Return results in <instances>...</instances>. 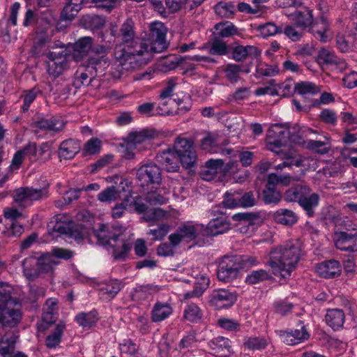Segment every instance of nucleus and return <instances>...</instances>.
<instances>
[{
    "label": "nucleus",
    "mask_w": 357,
    "mask_h": 357,
    "mask_svg": "<svg viewBox=\"0 0 357 357\" xmlns=\"http://www.w3.org/2000/svg\"><path fill=\"white\" fill-rule=\"evenodd\" d=\"M85 0H67L61 13V20L71 21L82 8Z\"/></svg>",
    "instance_id": "nucleus-26"
},
{
    "label": "nucleus",
    "mask_w": 357,
    "mask_h": 357,
    "mask_svg": "<svg viewBox=\"0 0 357 357\" xmlns=\"http://www.w3.org/2000/svg\"><path fill=\"white\" fill-rule=\"evenodd\" d=\"M296 11L291 15L296 26L302 30L310 27L313 23L312 10L299 3Z\"/></svg>",
    "instance_id": "nucleus-16"
},
{
    "label": "nucleus",
    "mask_w": 357,
    "mask_h": 357,
    "mask_svg": "<svg viewBox=\"0 0 357 357\" xmlns=\"http://www.w3.org/2000/svg\"><path fill=\"white\" fill-rule=\"evenodd\" d=\"M344 319V313L340 309L329 310L326 315V323L335 330L342 327Z\"/></svg>",
    "instance_id": "nucleus-35"
},
{
    "label": "nucleus",
    "mask_w": 357,
    "mask_h": 357,
    "mask_svg": "<svg viewBox=\"0 0 357 357\" xmlns=\"http://www.w3.org/2000/svg\"><path fill=\"white\" fill-rule=\"evenodd\" d=\"M294 90L300 95L306 96L318 93L320 88L312 82H300L295 84Z\"/></svg>",
    "instance_id": "nucleus-44"
},
{
    "label": "nucleus",
    "mask_w": 357,
    "mask_h": 357,
    "mask_svg": "<svg viewBox=\"0 0 357 357\" xmlns=\"http://www.w3.org/2000/svg\"><path fill=\"white\" fill-rule=\"evenodd\" d=\"M183 240L190 242L194 241L197 237V231L194 225L185 224L177 228Z\"/></svg>",
    "instance_id": "nucleus-51"
},
{
    "label": "nucleus",
    "mask_w": 357,
    "mask_h": 357,
    "mask_svg": "<svg viewBox=\"0 0 357 357\" xmlns=\"http://www.w3.org/2000/svg\"><path fill=\"white\" fill-rule=\"evenodd\" d=\"M86 71L93 70V73L102 74L109 67L110 61L106 56H90L86 60Z\"/></svg>",
    "instance_id": "nucleus-25"
},
{
    "label": "nucleus",
    "mask_w": 357,
    "mask_h": 357,
    "mask_svg": "<svg viewBox=\"0 0 357 357\" xmlns=\"http://www.w3.org/2000/svg\"><path fill=\"white\" fill-rule=\"evenodd\" d=\"M24 231L23 225L17 222H12L6 225L2 234L8 238H19Z\"/></svg>",
    "instance_id": "nucleus-46"
},
{
    "label": "nucleus",
    "mask_w": 357,
    "mask_h": 357,
    "mask_svg": "<svg viewBox=\"0 0 357 357\" xmlns=\"http://www.w3.org/2000/svg\"><path fill=\"white\" fill-rule=\"evenodd\" d=\"M309 334L305 326H301V330L295 329L290 332H284L282 335L283 342L288 345H294L307 340Z\"/></svg>",
    "instance_id": "nucleus-30"
},
{
    "label": "nucleus",
    "mask_w": 357,
    "mask_h": 357,
    "mask_svg": "<svg viewBox=\"0 0 357 357\" xmlns=\"http://www.w3.org/2000/svg\"><path fill=\"white\" fill-rule=\"evenodd\" d=\"M256 204L257 200L252 191L246 192L243 195L238 191H234L233 193L227 192L222 202V204L229 208L235 207L249 208L254 206Z\"/></svg>",
    "instance_id": "nucleus-10"
},
{
    "label": "nucleus",
    "mask_w": 357,
    "mask_h": 357,
    "mask_svg": "<svg viewBox=\"0 0 357 357\" xmlns=\"http://www.w3.org/2000/svg\"><path fill=\"white\" fill-rule=\"evenodd\" d=\"M224 162L221 159H211L199 172L201 178L206 181L213 180L218 172L222 170Z\"/></svg>",
    "instance_id": "nucleus-22"
},
{
    "label": "nucleus",
    "mask_w": 357,
    "mask_h": 357,
    "mask_svg": "<svg viewBox=\"0 0 357 357\" xmlns=\"http://www.w3.org/2000/svg\"><path fill=\"white\" fill-rule=\"evenodd\" d=\"M68 55L67 50L63 46L60 48H52L47 54L48 59L61 61V63H67V56Z\"/></svg>",
    "instance_id": "nucleus-60"
},
{
    "label": "nucleus",
    "mask_w": 357,
    "mask_h": 357,
    "mask_svg": "<svg viewBox=\"0 0 357 357\" xmlns=\"http://www.w3.org/2000/svg\"><path fill=\"white\" fill-rule=\"evenodd\" d=\"M136 178L142 188L157 189L162 182V172L156 164L148 163L137 169Z\"/></svg>",
    "instance_id": "nucleus-7"
},
{
    "label": "nucleus",
    "mask_w": 357,
    "mask_h": 357,
    "mask_svg": "<svg viewBox=\"0 0 357 357\" xmlns=\"http://www.w3.org/2000/svg\"><path fill=\"white\" fill-rule=\"evenodd\" d=\"M134 27V22L131 19H127L121 24L119 30L116 25H111L109 29L111 36L107 40L105 37V33H100L99 36L102 38V41L109 44L114 43L115 38H119L123 43L127 45V47L135 46V44H146L140 38H135Z\"/></svg>",
    "instance_id": "nucleus-4"
},
{
    "label": "nucleus",
    "mask_w": 357,
    "mask_h": 357,
    "mask_svg": "<svg viewBox=\"0 0 357 357\" xmlns=\"http://www.w3.org/2000/svg\"><path fill=\"white\" fill-rule=\"evenodd\" d=\"M17 337L14 335L3 336L0 340V354L3 357H13L15 349Z\"/></svg>",
    "instance_id": "nucleus-37"
},
{
    "label": "nucleus",
    "mask_w": 357,
    "mask_h": 357,
    "mask_svg": "<svg viewBox=\"0 0 357 357\" xmlns=\"http://www.w3.org/2000/svg\"><path fill=\"white\" fill-rule=\"evenodd\" d=\"M121 283L117 280H110L101 288V291L113 298L121 290Z\"/></svg>",
    "instance_id": "nucleus-59"
},
{
    "label": "nucleus",
    "mask_w": 357,
    "mask_h": 357,
    "mask_svg": "<svg viewBox=\"0 0 357 357\" xmlns=\"http://www.w3.org/2000/svg\"><path fill=\"white\" fill-rule=\"evenodd\" d=\"M310 188L303 184L296 185L288 189L284 193V199L287 202H298L303 199L305 195H309Z\"/></svg>",
    "instance_id": "nucleus-29"
},
{
    "label": "nucleus",
    "mask_w": 357,
    "mask_h": 357,
    "mask_svg": "<svg viewBox=\"0 0 357 357\" xmlns=\"http://www.w3.org/2000/svg\"><path fill=\"white\" fill-rule=\"evenodd\" d=\"M244 268L243 257L232 255L221 258L217 271L219 280L229 282L238 277L240 270Z\"/></svg>",
    "instance_id": "nucleus-5"
},
{
    "label": "nucleus",
    "mask_w": 357,
    "mask_h": 357,
    "mask_svg": "<svg viewBox=\"0 0 357 357\" xmlns=\"http://www.w3.org/2000/svg\"><path fill=\"white\" fill-rule=\"evenodd\" d=\"M317 59L320 63L328 66L333 69L343 71L347 68L344 59L338 58L333 52L325 48H321L319 51Z\"/></svg>",
    "instance_id": "nucleus-19"
},
{
    "label": "nucleus",
    "mask_w": 357,
    "mask_h": 357,
    "mask_svg": "<svg viewBox=\"0 0 357 357\" xmlns=\"http://www.w3.org/2000/svg\"><path fill=\"white\" fill-rule=\"evenodd\" d=\"M59 264L53 256L47 252L42 255L37 259V266L38 273H52L55 266Z\"/></svg>",
    "instance_id": "nucleus-34"
},
{
    "label": "nucleus",
    "mask_w": 357,
    "mask_h": 357,
    "mask_svg": "<svg viewBox=\"0 0 357 357\" xmlns=\"http://www.w3.org/2000/svg\"><path fill=\"white\" fill-rule=\"evenodd\" d=\"M97 73H93V70L86 71V68L83 72L77 71L74 80V86L76 88H81L82 86H89L94 80Z\"/></svg>",
    "instance_id": "nucleus-42"
},
{
    "label": "nucleus",
    "mask_w": 357,
    "mask_h": 357,
    "mask_svg": "<svg viewBox=\"0 0 357 357\" xmlns=\"http://www.w3.org/2000/svg\"><path fill=\"white\" fill-rule=\"evenodd\" d=\"M317 25L319 27L317 29L313 27L312 32L314 36L319 39L321 42H326L328 37L326 35V31L328 30L329 27L327 20L325 18L321 17L319 22L317 23Z\"/></svg>",
    "instance_id": "nucleus-58"
},
{
    "label": "nucleus",
    "mask_w": 357,
    "mask_h": 357,
    "mask_svg": "<svg viewBox=\"0 0 357 357\" xmlns=\"http://www.w3.org/2000/svg\"><path fill=\"white\" fill-rule=\"evenodd\" d=\"M166 28L164 24L155 22L150 25L148 40L150 43V52L160 53L167 47L166 41Z\"/></svg>",
    "instance_id": "nucleus-9"
},
{
    "label": "nucleus",
    "mask_w": 357,
    "mask_h": 357,
    "mask_svg": "<svg viewBox=\"0 0 357 357\" xmlns=\"http://www.w3.org/2000/svg\"><path fill=\"white\" fill-rule=\"evenodd\" d=\"M271 276L268 271L260 269L253 271L246 277L245 282L250 284H257L264 280H268Z\"/></svg>",
    "instance_id": "nucleus-54"
},
{
    "label": "nucleus",
    "mask_w": 357,
    "mask_h": 357,
    "mask_svg": "<svg viewBox=\"0 0 357 357\" xmlns=\"http://www.w3.org/2000/svg\"><path fill=\"white\" fill-rule=\"evenodd\" d=\"M81 149L79 141L68 139L63 141L59 148L58 153L60 158L70 160L77 154Z\"/></svg>",
    "instance_id": "nucleus-21"
},
{
    "label": "nucleus",
    "mask_w": 357,
    "mask_h": 357,
    "mask_svg": "<svg viewBox=\"0 0 357 357\" xmlns=\"http://www.w3.org/2000/svg\"><path fill=\"white\" fill-rule=\"evenodd\" d=\"M213 37L225 38L238 34V29L231 22L222 21L214 26Z\"/></svg>",
    "instance_id": "nucleus-27"
},
{
    "label": "nucleus",
    "mask_w": 357,
    "mask_h": 357,
    "mask_svg": "<svg viewBox=\"0 0 357 357\" xmlns=\"http://www.w3.org/2000/svg\"><path fill=\"white\" fill-rule=\"evenodd\" d=\"M243 344L249 350L257 351L265 349L268 345V342L264 337H250L244 342Z\"/></svg>",
    "instance_id": "nucleus-50"
},
{
    "label": "nucleus",
    "mask_w": 357,
    "mask_h": 357,
    "mask_svg": "<svg viewBox=\"0 0 357 357\" xmlns=\"http://www.w3.org/2000/svg\"><path fill=\"white\" fill-rule=\"evenodd\" d=\"M98 199L101 202H110L118 199L116 186H110L100 192L97 197Z\"/></svg>",
    "instance_id": "nucleus-62"
},
{
    "label": "nucleus",
    "mask_w": 357,
    "mask_h": 357,
    "mask_svg": "<svg viewBox=\"0 0 357 357\" xmlns=\"http://www.w3.org/2000/svg\"><path fill=\"white\" fill-rule=\"evenodd\" d=\"M173 149L183 167L190 168L195 165L197 153L192 142L185 138H178L174 142Z\"/></svg>",
    "instance_id": "nucleus-8"
},
{
    "label": "nucleus",
    "mask_w": 357,
    "mask_h": 357,
    "mask_svg": "<svg viewBox=\"0 0 357 357\" xmlns=\"http://www.w3.org/2000/svg\"><path fill=\"white\" fill-rule=\"evenodd\" d=\"M281 199V192L276 189L265 188L262 191V200L266 204H277Z\"/></svg>",
    "instance_id": "nucleus-48"
},
{
    "label": "nucleus",
    "mask_w": 357,
    "mask_h": 357,
    "mask_svg": "<svg viewBox=\"0 0 357 357\" xmlns=\"http://www.w3.org/2000/svg\"><path fill=\"white\" fill-rule=\"evenodd\" d=\"M172 311V308L169 305L157 303L151 312L153 321L159 322L165 319L169 316Z\"/></svg>",
    "instance_id": "nucleus-41"
},
{
    "label": "nucleus",
    "mask_w": 357,
    "mask_h": 357,
    "mask_svg": "<svg viewBox=\"0 0 357 357\" xmlns=\"http://www.w3.org/2000/svg\"><path fill=\"white\" fill-rule=\"evenodd\" d=\"M232 58L236 61H243L250 56H257L258 49L252 45H237L232 49Z\"/></svg>",
    "instance_id": "nucleus-32"
},
{
    "label": "nucleus",
    "mask_w": 357,
    "mask_h": 357,
    "mask_svg": "<svg viewBox=\"0 0 357 357\" xmlns=\"http://www.w3.org/2000/svg\"><path fill=\"white\" fill-rule=\"evenodd\" d=\"M349 227L340 229L334 234V243L337 249L347 252H357V229L351 221H347Z\"/></svg>",
    "instance_id": "nucleus-6"
},
{
    "label": "nucleus",
    "mask_w": 357,
    "mask_h": 357,
    "mask_svg": "<svg viewBox=\"0 0 357 357\" xmlns=\"http://www.w3.org/2000/svg\"><path fill=\"white\" fill-rule=\"evenodd\" d=\"M225 72L226 77L231 83H236L240 79L239 73L242 72V68L237 64L227 65Z\"/></svg>",
    "instance_id": "nucleus-57"
},
{
    "label": "nucleus",
    "mask_w": 357,
    "mask_h": 357,
    "mask_svg": "<svg viewBox=\"0 0 357 357\" xmlns=\"http://www.w3.org/2000/svg\"><path fill=\"white\" fill-rule=\"evenodd\" d=\"M85 25L87 29L91 30H98L102 29L105 24V19L97 15H89L84 19Z\"/></svg>",
    "instance_id": "nucleus-53"
},
{
    "label": "nucleus",
    "mask_w": 357,
    "mask_h": 357,
    "mask_svg": "<svg viewBox=\"0 0 357 357\" xmlns=\"http://www.w3.org/2000/svg\"><path fill=\"white\" fill-rule=\"evenodd\" d=\"M209 346L215 354H222V356L233 353L231 341L222 336L213 338L209 342Z\"/></svg>",
    "instance_id": "nucleus-31"
},
{
    "label": "nucleus",
    "mask_w": 357,
    "mask_h": 357,
    "mask_svg": "<svg viewBox=\"0 0 357 357\" xmlns=\"http://www.w3.org/2000/svg\"><path fill=\"white\" fill-rule=\"evenodd\" d=\"M40 93V91L36 88H33L31 90L24 91V96H22L24 100V104L22 107L23 112H26L29 110L30 105Z\"/></svg>",
    "instance_id": "nucleus-63"
},
{
    "label": "nucleus",
    "mask_w": 357,
    "mask_h": 357,
    "mask_svg": "<svg viewBox=\"0 0 357 357\" xmlns=\"http://www.w3.org/2000/svg\"><path fill=\"white\" fill-rule=\"evenodd\" d=\"M49 197L48 185L34 188L33 187H21L15 191V200L17 202L40 201Z\"/></svg>",
    "instance_id": "nucleus-12"
},
{
    "label": "nucleus",
    "mask_w": 357,
    "mask_h": 357,
    "mask_svg": "<svg viewBox=\"0 0 357 357\" xmlns=\"http://www.w3.org/2000/svg\"><path fill=\"white\" fill-rule=\"evenodd\" d=\"M289 137V130L282 124H274L270 127L266 135L267 144L274 148L284 146Z\"/></svg>",
    "instance_id": "nucleus-13"
},
{
    "label": "nucleus",
    "mask_w": 357,
    "mask_h": 357,
    "mask_svg": "<svg viewBox=\"0 0 357 357\" xmlns=\"http://www.w3.org/2000/svg\"><path fill=\"white\" fill-rule=\"evenodd\" d=\"M356 36L357 29H348L344 34H338L336 37V45L337 49L343 53L356 50Z\"/></svg>",
    "instance_id": "nucleus-18"
},
{
    "label": "nucleus",
    "mask_w": 357,
    "mask_h": 357,
    "mask_svg": "<svg viewBox=\"0 0 357 357\" xmlns=\"http://www.w3.org/2000/svg\"><path fill=\"white\" fill-rule=\"evenodd\" d=\"M231 228V224L227 218L218 217L212 219L207 225L206 233L209 236H217L223 234Z\"/></svg>",
    "instance_id": "nucleus-23"
},
{
    "label": "nucleus",
    "mask_w": 357,
    "mask_h": 357,
    "mask_svg": "<svg viewBox=\"0 0 357 357\" xmlns=\"http://www.w3.org/2000/svg\"><path fill=\"white\" fill-rule=\"evenodd\" d=\"M154 136V132L150 130L144 129L140 131H135L130 132L126 142L131 146H136L152 139Z\"/></svg>",
    "instance_id": "nucleus-33"
},
{
    "label": "nucleus",
    "mask_w": 357,
    "mask_h": 357,
    "mask_svg": "<svg viewBox=\"0 0 357 357\" xmlns=\"http://www.w3.org/2000/svg\"><path fill=\"white\" fill-rule=\"evenodd\" d=\"M67 67V63L58 61L48 59L47 61V73L50 76L56 78L59 77Z\"/></svg>",
    "instance_id": "nucleus-52"
},
{
    "label": "nucleus",
    "mask_w": 357,
    "mask_h": 357,
    "mask_svg": "<svg viewBox=\"0 0 357 357\" xmlns=\"http://www.w3.org/2000/svg\"><path fill=\"white\" fill-rule=\"evenodd\" d=\"M304 145L306 149L319 154H326L331 149L329 141L327 138L325 139V141L306 140L304 142Z\"/></svg>",
    "instance_id": "nucleus-40"
},
{
    "label": "nucleus",
    "mask_w": 357,
    "mask_h": 357,
    "mask_svg": "<svg viewBox=\"0 0 357 357\" xmlns=\"http://www.w3.org/2000/svg\"><path fill=\"white\" fill-rule=\"evenodd\" d=\"M22 319V312L20 309L10 308L8 306L0 319L3 327H15Z\"/></svg>",
    "instance_id": "nucleus-28"
},
{
    "label": "nucleus",
    "mask_w": 357,
    "mask_h": 357,
    "mask_svg": "<svg viewBox=\"0 0 357 357\" xmlns=\"http://www.w3.org/2000/svg\"><path fill=\"white\" fill-rule=\"evenodd\" d=\"M53 231L66 235L68 238L80 243L84 238V227L73 222L68 223L57 222L53 227Z\"/></svg>",
    "instance_id": "nucleus-14"
},
{
    "label": "nucleus",
    "mask_w": 357,
    "mask_h": 357,
    "mask_svg": "<svg viewBox=\"0 0 357 357\" xmlns=\"http://www.w3.org/2000/svg\"><path fill=\"white\" fill-rule=\"evenodd\" d=\"M63 329L64 325L59 324L54 328L52 333L46 337L45 344L47 348H55L60 343Z\"/></svg>",
    "instance_id": "nucleus-47"
},
{
    "label": "nucleus",
    "mask_w": 357,
    "mask_h": 357,
    "mask_svg": "<svg viewBox=\"0 0 357 357\" xmlns=\"http://www.w3.org/2000/svg\"><path fill=\"white\" fill-rule=\"evenodd\" d=\"M301 254V245L298 241H288L271 250L267 264L274 275L286 278L296 268Z\"/></svg>",
    "instance_id": "nucleus-1"
},
{
    "label": "nucleus",
    "mask_w": 357,
    "mask_h": 357,
    "mask_svg": "<svg viewBox=\"0 0 357 357\" xmlns=\"http://www.w3.org/2000/svg\"><path fill=\"white\" fill-rule=\"evenodd\" d=\"M209 52L211 54L226 55L229 52V46L222 39L213 37Z\"/></svg>",
    "instance_id": "nucleus-49"
},
{
    "label": "nucleus",
    "mask_w": 357,
    "mask_h": 357,
    "mask_svg": "<svg viewBox=\"0 0 357 357\" xmlns=\"http://www.w3.org/2000/svg\"><path fill=\"white\" fill-rule=\"evenodd\" d=\"M236 301V295L225 289H215L208 297L211 306L216 310L228 308Z\"/></svg>",
    "instance_id": "nucleus-11"
},
{
    "label": "nucleus",
    "mask_w": 357,
    "mask_h": 357,
    "mask_svg": "<svg viewBox=\"0 0 357 357\" xmlns=\"http://www.w3.org/2000/svg\"><path fill=\"white\" fill-rule=\"evenodd\" d=\"M93 38L89 36H84L79 38L74 44L73 56L79 62L92 50Z\"/></svg>",
    "instance_id": "nucleus-20"
},
{
    "label": "nucleus",
    "mask_w": 357,
    "mask_h": 357,
    "mask_svg": "<svg viewBox=\"0 0 357 357\" xmlns=\"http://www.w3.org/2000/svg\"><path fill=\"white\" fill-rule=\"evenodd\" d=\"M75 320L79 326L89 328L97 322L98 317L96 313L93 312H82L75 317Z\"/></svg>",
    "instance_id": "nucleus-45"
},
{
    "label": "nucleus",
    "mask_w": 357,
    "mask_h": 357,
    "mask_svg": "<svg viewBox=\"0 0 357 357\" xmlns=\"http://www.w3.org/2000/svg\"><path fill=\"white\" fill-rule=\"evenodd\" d=\"M66 123L59 118L53 116L50 119L41 118L32 123V128H36V132L38 130L50 131L58 133L63 130Z\"/></svg>",
    "instance_id": "nucleus-17"
},
{
    "label": "nucleus",
    "mask_w": 357,
    "mask_h": 357,
    "mask_svg": "<svg viewBox=\"0 0 357 357\" xmlns=\"http://www.w3.org/2000/svg\"><path fill=\"white\" fill-rule=\"evenodd\" d=\"M232 220L248 226H254L260 222V216L254 212L238 213L232 215Z\"/></svg>",
    "instance_id": "nucleus-39"
},
{
    "label": "nucleus",
    "mask_w": 357,
    "mask_h": 357,
    "mask_svg": "<svg viewBox=\"0 0 357 357\" xmlns=\"http://www.w3.org/2000/svg\"><path fill=\"white\" fill-rule=\"evenodd\" d=\"M98 243L106 245H110L113 249V256L116 259H123L127 253L130 251L131 245L124 241H121V246L117 244H112L119 241L121 235L114 232V230L107 225H102L100 228L94 231Z\"/></svg>",
    "instance_id": "nucleus-3"
},
{
    "label": "nucleus",
    "mask_w": 357,
    "mask_h": 357,
    "mask_svg": "<svg viewBox=\"0 0 357 357\" xmlns=\"http://www.w3.org/2000/svg\"><path fill=\"white\" fill-rule=\"evenodd\" d=\"M115 58L123 70H137L149 63L152 55L147 44H135L115 52Z\"/></svg>",
    "instance_id": "nucleus-2"
},
{
    "label": "nucleus",
    "mask_w": 357,
    "mask_h": 357,
    "mask_svg": "<svg viewBox=\"0 0 357 357\" xmlns=\"http://www.w3.org/2000/svg\"><path fill=\"white\" fill-rule=\"evenodd\" d=\"M144 199L150 205H161L165 204L167 199L157 190H151L146 194Z\"/></svg>",
    "instance_id": "nucleus-61"
},
{
    "label": "nucleus",
    "mask_w": 357,
    "mask_h": 357,
    "mask_svg": "<svg viewBox=\"0 0 357 357\" xmlns=\"http://www.w3.org/2000/svg\"><path fill=\"white\" fill-rule=\"evenodd\" d=\"M50 39L47 31H37L33 40V49L35 54H38L40 49L47 44Z\"/></svg>",
    "instance_id": "nucleus-56"
},
{
    "label": "nucleus",
    "mask_w": 357,
    "mask_h": 357,
    "mask_svg": "<svg viewBox=\"0 0 357 357\" xmlns=\"http://www.w3.org/2000/svg\"><path fill=\"white\" fill-rule=\"evenodd\" d=\"M317 272L322 277L333 278L340 275L341 269L339 261L329 260L319 264Z\"/></svg>",
    "instance_id": "nucleus-24"
},
{
    "label": "nucleus",
    "mask_w": 357,
    "mask_h": 357,
    "mask_svg": "<svg viewBox=\"0 0 357 357\" xmlns=\"http://www.w3.org/2000/svg\"><path fill=\"white\" fill-rule=\"evenodd\" d=\"M273 218L276 222L287 226H291L298 221V217L294 211L284 208L278 210Z\"/></svg>",
    "instance_id": "nucleus-36"
},
{
    "label": "nucleus",
    "mask_w": 357,
    "mask_h": 357,
    "mask_svg": "<svg viewBox=\"0 0 357 357\" xmlns=\"http://www.w3.org/2000/svg\"><path fill=\"white\" fill-rule=\"evenodd\" d=\"M216 14L222 18H231L234 13V6L231 3H219L215 6Z\"/></svg>",
    "instance_id": "nucleus-55"
},
{
    "label": "nucleus",
    "mask_w": 357,
    "mask_h": 357,
    "mask_svg": "<svg viewBox=\"0 0 357 357\" xmlns=\"http://www.w3.org/2000/svg\"><path fill=\"white\" fill-rule=\"evenodd\" d=\"M184 317L190 321H196L202 318V312L199 307L195 305L190 304L185 309Z\"/></svg>",
    "instance_id": "nucleus-64"
},
{
    "label": "nucleus",
    "mask_w": 357,
    "mask_h": 357,
    "mask_svg": "<svg viewBox=\"0 0 357 357\" xmlns=\"http://www.w3.org/2000/svg\"><path fill=\"white\" fill-rule=\"evenodd\" d=\"M158 164L169 172H176L179 170L180 160L173 149H168L159 152L155 157Z\"/></svg>",
    "instance_id": "nucleus-15"
},
{
    "label": "nucleus",
    "mask_w": 357,
    "mask_h": 357,
    "mask_svg": "<svg viewBox=\"0 0 357 357\" xmlns=\"http://www.w3.org/2000/svg\"><path fill=\"white\" fill-rule=\"evenodd\" d=\"M23 273L24 276L29 280H33L39 275L37 266V259L33 257H29L24 259L22 262Z\"/></svg>",
    "instance_id": "nucleus-38"
},
{
    "label": "nucleus",
    "mask_w": 357,
    "mask_h": 357,
    "mask_svg": "<svg viewBox=\"0 0 357 357\" xmlns=\"http://www.w3.org/2000/svg\"><path fill=\"white\" fill-rule=\"evenodd\" d=\"M319 197L317 193L305 195L298 203L307 212L308 216H313L314 208L318 205Z\"/></svg>",
    "instance_id": "nucleus-43"
}]
</instances>
